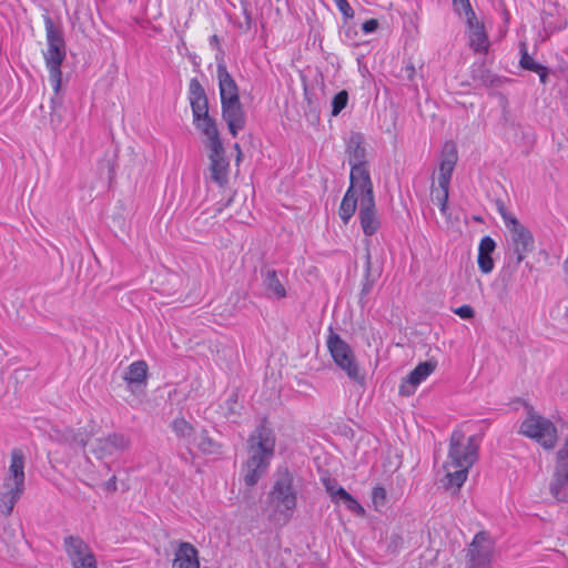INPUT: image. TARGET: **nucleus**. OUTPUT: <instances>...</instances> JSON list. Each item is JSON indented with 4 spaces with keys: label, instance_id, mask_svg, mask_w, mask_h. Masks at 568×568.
Wrapping results in <instances>:
<instances>
[{
    "label": "nucleus",
    "instance_id": "obj_43",
    "mask_svg": "<svg viewBox=\"0 0 568 568\" xmlns=\"http://www.w3.org/2000/svg\"><path fill=\"white\" fill-rule=\"evenodd\" d=\"M323 484H324L325 489L328 493L332 501L338 503L337 491L342 487L337 485L336 480L329 479V478L324 479Z\"/></svg>",
    "mask_w": 568,
    "mask_h": 568
},
{
    "label": "nucleus",
    "instance_id": "obj_21",
    "mask_svg": "<svg viewBox=\"0 0 568 568\" xmlns=\"http://www.w3.org/2000/svg\"><path fill=\"white\" fill-rule=\"evenodd\" d=\"M172 568H200L197 549L190 542H181L175 551Z\"/></svg>",
    "mask_w": 568,
    "mask_h": 568
},
{
    "label": "nucleus",
    "instance_id": "obj_42",
    "mask_svg": "<svg viewBox=\"0 0 568 568\" xmlns=\"http://www.w3.org/2000/svg\"><path fill=\"white\" fill-rule=\"evenodd\" d=\"M73 568H97L94 556L89 552L72 561Z\"/></svg>",
    "mask_w": 568,
    "mask_h": 568
},
{
    "label": "nucleus",
    "instance_id": "obj_12",
    "mask_svg": "<svg viewBox=\"0 0 568 568\" xmlns=\"http://www.w3.org/2000/svg\"><path fill=\"white\" fill-rule=\"evenodd\" d=\"M358 217L365 235L371 236L377 232L381 222L377 215L374 194L361 196Z\"/></svg>",
    "mask_w": 568,
    "mask_h": 568
},
{
    "label": "nucleus",
    "instance_id": "obj_49",
    "mask_svg": "<svg viewBox=\"0 0 568 568\" xmlns=\"http://www.w3.org/2000/svg\"><path fill=\"white\" fill-rule=\"evenodd\" d=\"M104 489L110 491L116 490V477L114 475L104 483Z\"/></svg>",
    "mask_w": 568,
    "mask_h": 568
},
{
    "label": "nucleus",
    "instance_id": "obj_4",
    "mask_svg": "<svg viewBox=\"0 0 568 568\" xmlns=\"http://www.w3.org/2000/svg\"><path fill=\"white\" fill-rule=\"evenodd\" d=\"M48 49L44 52L45 64L49 69V80L55 92L60 90L62 72L60 65L65 58L63 33L57 29L50 16H44Z\"/></svg>",
    "mask_w": 568,
    "mask_h": 568
},
{
    "label": "nucleus",
    "instance_id": "obj_39",
    "mask_svg": "<svg viewBox=\"0 0 568 568\" xmlns=\"http://www.w3.org/2000/svg\"><path fill=\"white\" fill-rule=\"evenodd\" d=\"M453 8L457 14L465 13L466 20H471L476 17L469 0H453Z\"/></svg>",
    "mask_w": 568,
    "mask_h": 568
},
{
    "label": "nucleus",
    "instance_id": "obj_34",
    "mask_svg": "<svg viewBox=\"0 0 568 568\" xmlns=\"http://www.w3.org/2000/svg\"><path fill=\"white\" fill-rule=\"evenodd\" d=\"M338 503L345 505V507L354 514L364 515L365 510L361 504L344 488H339L337 491Z\"/></svg>",
    "mask_w": 568,
    "mask_h": 568
},
{
    "label": "nucleus",
    "instance_id": "obj_46",
    "mask_svg": "<svg viewBox=\"0 0 568 568\" xmlns=\"http://www.w3.org/2000/svg\"><path fill=\"white\" fill-rule=\"evenodd\" d=\"M496 205H497L498 212L500 213V215H501V217L504 220V223H505L506 227L510 226L509 221L510 220H517V219L514 215L508 213V211L506 210V206H505L503 201L498 200L496 202Z\"/></svg>",
    "mask_w": 568,
    "mask_h": 568
},
{
    "label": "nucleus",
    "instance_id": "obj_29",
    "mask_svg": "<svg viewBox=\"0 0 568 568\" xmlns=\"http://www.w3.org/2000/svg\"><path fill=\"white\" fill-rule=\"evenodd\" d=\"M194 126L207 139V148L222 144L220 133L214 119L207 121L193 122Z\"/></svg>",
    "mask_w": 568,
    "mask_h": 568
},
{
    "label": "nucleus",
    "instance_id": "obj_36",
    "mask_svg": "<svg viewBox=\"0 0 568 568\" xmlns=\"http://www.w3.org/2000/svg\"><path fill=\"white\" fill-rule=\"evenodd\" d=\"M372 256H371V253L369 251L367 250L366 251V254H365V283L363 285V288H362V294H368L372 290V287L374 286L375 282H376V278L378 276L377 275H374L372 274Z\"/></svg>",
    "mask_w": 568,
    "mask_h": 568
},
{
    "label": "nucleus",
    "instance_id": "obj_5",
    "mask_svg": "<svg viewBox=\"0 0 568 568\" xmlns=\"http://www.w3.org/2000/svg\"><path fill=\"white\" fill-rule=\"evenodd\" d=\"M326 344L334 363L346 373L351 381L364 387L365 374L359 368L351 346L332 328Z\"/></svg>",
    "mask_w": 568,
    "mask_h": 568
},
{
    "label": "nucleus",
    "instance_id": "obj_33",
    "mask_svg": "<svg viewBox=\"0 0 568 568\" xmlns=\"http://www.w3.org/2000/svg\"><path fill=\"white\" fill-rule=\"evenodd\" d=\"M193 443L204 454H217L221 448L220 444L210 437L205 429H202L200 434L193 437Z\"/></svg>",
    "mask_w": 568,
    "mask_h": 568
},
{
    "label": "nucleus",
    "instance_id": "obj_31",
    "mask_svg": "<svg viewBox=\"0 0 568 568\" xmlns=\"http://www.w3.org/2000/svg\"><path fill=\"white\" fill-rule=\"evenodd\" d=\"M357 194L358 192L347 190L339 205V216L341 219L347 223L349 219L354 215L357 207Z\"/></svg>",
    "mask_w": 568,
    "mask_h": 568
},
{
    "label": "nucleus",
    "instance_id": "obj_14",
    "mask_svg": "<svg viewBox=\"0 0 568 568\" xmlns=\"http://www.w3.org/2000/svg\"><path fill=\"white\" fill-rule=\"evenodd\" d=\"M437 367L435 361H426L419 363L404 379L399 386V394L410 396L415 393L416 387L425 381Z\"/></svg>",
    "mask_w": 568,
    "mask_h": 568
},
{
    "label": "nucleus",
    "instance_id": "obj_52",
    "mask_svg": "<svg viewBox=\"0 0 568 568\" xmlns=\"http://www.w3.org/2000/svg\"><path fill=\"white\" fill-rule=\"evenodd\" d=\"M407 69L409 70V77H412V74H413V73H414V71H415V70H414V68H413V67H409V68H407Z\"/></svg>",
    "mask_w": 568,
    "mask_h": 568
},
{
    "label": "nucleus",
    "instance_id": "obj_45",
    "mask_svg": "<svg viewBox=\"0 0 568 568\" xmlns=\"http://www.w3.org/2000/svg\"><path fill=\"white\" fill-rule=\"evenodd\" d=\"M550 17H551V13H548V12L542 13L541 19H542L545 31L554 32L555 30H560V29L565 28L566 22H560L559 24L552 26V23L550 21H548V19Z\"/></svg>",
    "mask_w": 568,
    "mask_h": 568
},
{
    "label": "nucleus",
    "instance_id": "obj_32",
    "mask_svg": "<svg viewBox=\"0 0 568 568\" xmlns=\"http://www.w3.org/2000/svg\"><path fill=\"white\" fill-rule=\"evenodd\" d=\"M64 546L67 554L72 561L90 552L88 545L79 537H67L64 539Z\"/></svg>",
    "mask_w": 568,
    "mask_h": 568
},
{
    "label": "nucleus",
    "instance_id": "obj_23",
    "mask_svg": "<svg viewBox=\"0 0 568 568\" xmlns=\"http://www.w3.org/2000/svg\"><path fill=\"white\" fill-rule=\"evenodd\" d=\"M496 248V242L490 236H484L478 246L477 263L479 270L484 274H488L494 270L493 252Z\"/></svg>",
    "mask_w": 568,
    "mask_h": 568
},
{
    "label": "nucleus",
    "instance_id": "obj_1",
    "mask_svg": "<svg viewBox=\"0 0 568 568\" xmlns=\"http://www.w3.org/2000/svg\"><path fill=\"white\" fill-rule=\"evenodd\" d=\"M247 443L250 456L243 466V475L245 485L252 487L267 471L274 455L275 439L272 430L262 425L250 436Z\"/></svg>",
    "mask_w": 568,
    "mask_h": 568
},
{
    "label": "nucleus",
    "instance_id": "obj_22",
    "mask_svg": "<svg viewBox=\"0 0 568 568\" xmlns=\"http://www.w3.org/2000/svg\"><path fill=\"white\" fill-rule=\"evenodd\" d=\"M263 286L266 296L273 300H282L286 297V288L274 268L262 270Z\"/></svg>",
    "mask_w": 568,
    "mask_h": 568
},
{
    "label": "nucleus",
    "instance_id": "obj_7",
    "mask_svg": "<svg viewBox=\"0 0 568 568\" xmlns=\"http://www.w3.org/2000/svg\"><path fill=\"white\" fill-rule=\"evenodd\" d=\"M478 458V445L475 437H466L462 430H454L449 442L448 460L445 468L449 466L471 467Z\"/></svg>",
    "mask_w": 568,
    "mask_h": 568
},
{
    "label": "nucleus",
    "instance_id": "obj_41",
    "mask_svg": "<svg viewBox=\"0 0 568 568\" xmlns=\"http://www.w3.org/2000/svg\"><path fill=\"white\" fill-rule=\"evenodd\" d=\"M373 504L376 509L383 507L386 503V490L382 486H376L372 491Z\"/></svg>",
    "mask_w": 568,
    "mask_h": 568
},
{
    "label": "nucleus",
    "instance_id": "obj_28",
    "mask_svg": "<svg viewBox=\"0 0 568 568\" xmlns=\"http://www.w3.org/2000/svg\"><path fill=\"white\" fill-rule=\"evenodd\" d=\"M59 440L69 445L71 448H83L89 442V434L83 429H64Z\"/></svg>",
    "mask_w": 568,
    "mask_h": 568
},
{
    "label": "nucleus",
    "instance_id": "obj_51",
    "mask_svg": "<svg viewBox=\"0 0 568 568\" xmlns=\"http://www.w3.org/2000/svg\"><path fill=\"white\" fill-rule=\"evenodd\" d=\"M234 149L237 151V160L240 159L242 151L239 143H235Z\"/></svg>",
    "mask_w": 568,
    "mask_h": 568
},
{
    "label": "nucleus",
    "instance_id": "obj_6",
    "mask_svg": "<svg viewBox=\"0 0 568 568\" xmlns=\"http://www.w3.org/2000/svg\"><path fill=\"white\" fill-rule=\"evenodd\" d=\"M518 433L535 439L545 449H552L558 439L554 423L537 414L532 407H528L527 416L521 422Z\"/></svg>",
    "mask_w": 568,
    "mask_h": 568
},
{
    "label": "nucleus",
    "instance_id": "obj_48",
    "mask_svg": "<svg viewBox=\"0 0 568 568\" xmlns=\"http://www.w3.org/2000/svg\"><path fill=\"white\" fill-rule=\"evenodd\" d=\"M378 20L377 19H369L367 21H365L362 26V30L365 32V33H371V32H374L377 30L378 28Z\"/></svg>",
    "mask_w": 568,
    "mask_h": 568
},
{
    "label": "nucleus",
    "instance_id": "obj_20",
    "mask_svg": "<svg viewBox=\"0 0 568 568\" xmlns=\"http://www.w3.org/2000/svg\"><path fill=\"white\" fill-rule=\"evenodd\" d=\"M217 79L221 103L240 100L239 88L223 61L217 63Z\"/></svg>",
    "mask_w": 568,
    "mask_h": 568
},
{
    "label": "nucleus",
    "instance_id": "obj_2",
    "mask_svg": "<svg viewBox=\"0 0 568 568\" xmlns=\"http://www.w3.org/2000/svg\"><path fill=\"white\" fill-rule=\"evenodd\" d=\"M508 248L510 256L500 271V281L508 286L518 270L519 264L525 260L528 253L535 248V239L532 233L524 226L518 220H510Z\"/></svg>",
    "mask_w": 568,
    "mask_h": 568
},
{
    "label": "nucleus",
    "instance_id": "obj_13",
    "mask_svg": "<svg viewBox=\"0 0 568 568\" xmlns=\"http://www.w3.org/2000/svg\"><path fill=\"white\" fill-rule=\"evenodd\" d=\"M222 118L226 122L230 133L236 136L246 124V115L241 100L221 103Z\"/></svg>",
    "mask_w": 568,
    "mask_h": 568
},
{
    "label": "nucleus",
    "instance_id": "obj_37",
    "mask_svg": "<svg viewBox=\"0 0 568 568\" xmlns=\"http://www.w3.org/2000/svg\"><path fill=\"white\" fill-rule=\"evenodd\" d=\"M265 565L266 568H286L283 551L278 547L268 549Z\"/></svg>",
    "mask_w": 568,
    "mask_h": 568
},
{
    "label": "nucleus",
    "instance_id": "obj_40",
    "mask_svg": "<svg viewBox=\"0 0 568 568\" xmlns=\"http://www.w3.org/2000/svg\"><path fill=\"white\" fill-rule=\"evenodd\" d=\"M348 102V93L345 90L339 91L334 95L332 100V115H338L343 109L347 105Z\"/></svg>",
    "mask_w": 568,
    "mask_h": 568
},
{
    "label": "nucleus",
    "instance_id": "obj_44",
    "mask_svg": "<svg viewBox=\"0 0 568 568\" xmlns=\"http://www.w3.org/2000/svg\"><path fill=\"white\" fill-rule=\"evenodd\" d=\"M335 3L345 20L352 19L354 17V10L347 0H336Z\"/></svg>",
    "mask_w": 568,
    "mask_h": 568
},
{
    "label": "nucleus",
    "instance_id": "obj_11",
    "mask_svg": "<svg viewBox=\"0 0 568 568\" xmlns=\"http://www.w3.org/2000/svg\"><path fill=\"white\" fill-rule=\"evenodd\" d=\"M189 100L192 109L193 122L213 119L209 113V100L205 90L196 78L190 80Z\"/></svg>",
    "mask_w": 568,
    "mask_h": 568
},
{
    "label": "nucleus",
    "instance_id": "obj_25",
    "mask_svg": "<svg viewBox=\"0 0 568 568\" xmlns=\"http://www.w3.org/2000/svg\"><path fill=\"white\" fill-rule=\"evenodd\" d=\"M520 49V61L519 64L523 69L529 70L532 72H536L541 83H546L548 79V69L545 65H541L540 63L536 62L527 51V43L525 41H521L519 43Z\"/></svg>",
    "mask_w": 568,
    "mask_h": 568
},
{
    "label": "nucleus",
    "instance_id": "obj_47",
    "mask_svg": "<svg viewBox=\"0 0 568 568\" xmlns=\"http://www.w3.org/2000/svg\"><path fill=\"white\" fill-rule=\"evenodd\" d=\"M454 313L464 320H469L475 316V311L469 305L459 306L454 311Z\"/></svg>",
    "mask_w": 568,
    "mask_h": 568
},
{
    "label": "nucleus",
    "instance_id": "obj_38",
    "mask_svg": "<svg viewBox=\"0 0 568 568\" xmlns=\"http://www.w3.org/2000/svg\"><path fill=\"white\" fill-rule=\"evenodd\" d=\"M172 428L174 433L181 438L190 439L194 435V428L184 418L174 419L172 423Z\"/></svg>",
    "mask_w": 568,
    "mask_h": 568
},
{
    "label": "nucleus",
    "instance_id": "obj_3",
    "mask_svg": "<svg viewBox=\"0 0 568 568\" xmlns=\"http://www.w3.org/2000/svg\"><path fill=\"white\" fill-rule=\"evenodd\" d=\"M270 505L284 523H287L297 505V490L293 474L287 468H278L273 476V486L267 496Z\"/></svg>",
    "mask_w": 568,
    "mask_h": 568
},
{
    "label": "nucleus",
    "instance_id": "obj_8",
    "mask_svg": "<svg viewBox=\"0 0 568 568\" xmlns=\"http://www.w3.org/2000/svg\"><path fill=\"white\" fill-rule=\"evenodd\" d=\"M549 493L557 501H568V436L556 453Z\"/></svg>",
    "mask_w": 568,
    "mask_h": 568
},
{
    "label": "nucleus",
    "instance_id": "obj_10",
    "mask_svg": "<svg viewBox=\"0 0 568 568\" xmlns=\"http://www.w3.org/2000/svg\"><path fill=\"white\" fill-rule=\"evenodd\" d=\"M130 447V440L122 434L112 433L105 437L95 438L90 445V452L99 459L111 457Z\"/></svg>",
    "mask_w": 568,
    "mask_h": 568
},
{
    "label": "nucleus",
    "instance_id": "obj_26",
    "mask_svg": "<svg viewBox=\"0 0 568 568\" xmlns=\"http://www.w3.org/2000/svg\"><path fill=\"white\" fill-rule=\"evenodd\" d=\"M346 153L348 155V163L365 162L366 150L364 146V136L361 133L354 132L351 134Z\"/></svg>",
    "mask_w": 568,
    "mask_h": 568
},
{
    "label": "nucleus",
    "instance_id": "obj_24",
    "mask_svg": "<svg viewBox=\"0 0 568 568\" xmlns=\"http://www.w3.org/2000/svg\"><path fill=\"white\" fill-rule=\"evenodd\" d=\"M148 376V365L144 361L133 362L126 369L123 379L133 389V386H145Z\"/></svg>",
    "mask_w": 568,
    "mask_h": 568
},
{
    "label": "nucleus",
    "instance_id": "obj_50",
    "mask_svg": "<svg viewBox=\"0 0 568 568\" xmlns=\"http://www.w3.org/2000/svg\"><path fill=\"white\" fill-rule=\"evenodd\" d=\"M210 41L212 44L219 45V37L216 34L212 36Z\"/></svg>",
    "mask_w": 568,
    "mask_h": 568
},
{
    "label": "nucleus",
    "instance_id": "obj_16",
    "mask_svg": "<svg viewBox=\"0 0 568 568\" xmlns=\"http://www.w3.org/2000/svg\"><path fill=\"white\" fill-rule=\"evenodd\" d=\"M351 165V185L348 190L359 193V196L373 195V183L365 162L349 163Z\"/></svg>",
    "mask_w": 568,
    "mask_h": 568
},
{
    "label": "nucleus",
    "instance_id": "obj_30",
    "mask_svg": "<svg viewBox=\"0 0 568 568\" xmlns=\"http://www.w3.org/2000/svg\"><path fill=\"white\" fill-rule=\"evenodd\" d=\"M470 467L465 466H449L447 469V474L445 479L447 483L445 484L446 488L455 487L459 489L468 476V470Z\"/></svg>",
    "mask_w": 568,
    "mask_h": 568
},
{
    "label": "nucleus",
    "instance_id": "obj_18",
    "mask_svg": "<svg viewBox=\"0 0 568 568\" xmlns=\"http://www.w3.org/2000/svg\"><path fill=\"white\" fill-rule=\"evenodd\" d=\"M457 160L458 155L456 145L453 142L445 143L442 151V160L438 172L439 186L449 185Z\"/></svg>",
    "mask_w": 568,
    "mask_h": 568
},
{
    "label": "nucleus",
    "instance_id": "obj_9",
    "mask_svg": "<svg viewBox=\"0 0 568 568\" xmlns=\"http://www.w3.org/2000/svg\"><path fill=\"white\" fill-rule=\"evenodd\" d=\"M494 541L489 534L479 531L475 535L468 548L469 566L488 567L493 558Z\"/></svg>",
    "mask_w": 568,
    "mask_h": 568
},
{
    "label": "nucleus",
    "instance_id": "obj_27",
    "mask_svg": "<svg viewBox=\"0 0 568 568\" xmlns=\"http://www.w3.org/2000/svg\"><path fill=\"white\" fill-rule=\"evenodd\" d=\"M4 489L6 490L0 495V511L4 516H9L24 489L18 487H4Z\"/></svg>",
    "mask_w": 568,
    "mask_h": 568
},
{
    "label": "nucleus",
    "instance_id": "obj_19",
    "mask_svg": "<svg viewBox=\"0 0 568 568\" xmlns=\"http://www.w3.org/2000/svg\"><path fill=\"white\" fill-rule=\"evenodd\" d=\"M469 47L477 53H486L489 48L488 36L485 26L477 17L471 20H466Z\"/></svg>",
    "mask_w": 568,
    "mask_h": 568
},
{
    "label": "nucleus",
    "instance_id": "obj_35",
    "mask_svg": "<svg viewBox=\"0 0 568 568\" xmlns=\"http://www.w3.org/2000/svg\"><path fill=\"white\" fill-rule=\"evenodd\" d=\"M448 189L449 185L433 187L432 189V201L437 204L443 214H446L447 202H448Z\"/></svg>",
    "mask_w": 568,
    "mask_h": 568
},
{
    "label": "nucleus",
    "instance_id": "obj_17",
    "mask_svg": "<svg viewBox=\"0 0 568 568\" xmlns=\"http://www.w3.org/2000/svg\"><path fill=\"white\" fill-rule=\"evenodd\" d=\"M10 457L11 463L3 487H18L24 489V455L20 449H13Z\"/></svg>",
    "mask_w": 568,
    "mask_h": 568
},
{
    "label": "nucleus",
    "instance_id": "obj_15",
    "mask_svg": "<svg viewBox=\"0 0 568 568\" xmlns=\"http://www.w3.org/2000/svg\"><path fill=\"white\" fill-rule=\"evenodd\" d=\"M210 178L219 185L227 182L229 162L225 159V150L223 144L220 146L211 145L210 148Z\"/></svg>",
    "mask_w": 568,
    "mask_h": 568
}]
</instances>
